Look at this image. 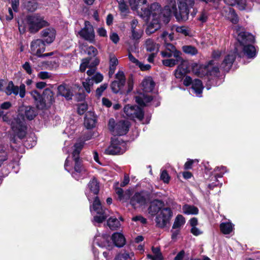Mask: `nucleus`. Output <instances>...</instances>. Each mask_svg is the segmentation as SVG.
<instances>
[{
    "instance_id": "nucleus-1",
    "label": "nucleus",
    "mask_w": 260,
    "mask_h": 260,
    "mask_svg": "<svg viewBox=\"0 0 260 260\" xmlns=\"http://www.w3.org/2000/svg\"><path fill=\"white\" fill-rule=\"evenodd\" d=\"M100 186L96 179L93 178L88 183V186L85 190V194L89 202L94 200L92 206H90V210L93 214L94 212L97 214L94 216L93 219V223H102L109 216V211L107 209L103 208L101 202L97 197L99 192Z\"/></svg>"
},
{
    "instance_id": "nucleus-2",
    "label": "nucleus",
    "mask_w": 260,
    "mask_h": 260,
    "mask_svg": "<svg viewBox=\"0 0 260 260\" xmlns=\"http://www.w3.org/2000/svg\"><path fill=\"white\" fill-rule=\"evenodd\" d=\"M167 6L165 7L162 11L160 6L157 3H153L148 8L142 7L141 8V12L140 13V15L145 21H148L150 20L151 17L152 18V21L146 30L147 34L150 35L154 33L160 28L159 19L162 14L166 17H169L172 14L174 15L173 12H171L169 15H167L169 12V10L166 9Z\"/></svg>"
},
{
    "instance_id": "nucleus-3",
    "label": "nucleus",
    "mask_w": 260,
    "mask_h": 260,
    "mask_svg": "<svg viewBox=\"0 0 260 260\" xmlns=\"http://www.w3.org/2000/svg\"><path fill=\"white\" fill-rule=\"evenodd\" d=\"M84 145L83 142L76 143L74 145V150L72 153L73 162L68 157L64 164L65 170L70 173L72 177L77 180L84 178L87 175L86 170L83 166L81 159L79 157L80 153Z\"/></svg>"
},
{
    "instance_id": "nucleus-4",
    "label": "nucleus",
    "mask_w": 260,
    "mask_h": 260,
    "mask_svg": "<svg viewBox=\"0 0 260 260\" xmlns=\"http://www.w3.org/2000/svg\"><path fill=\"white\" fill-rule=\"evenodd\" d=\"M99 63V61L96 58L88 57L83 59L80 64L81 72H84L86 68H89L87 71L88 77L82 82L83 86L87 93L90 92L94 83L98 84L103 80V75L96 71V66Z\"/></svg>"
},
{
    "instance_id": "nucleus-5",
    "label": "nucleus",
    "mask_w": 260,
    "mask_h": 260,
    "mask_svg": "<svg viewBox=\"0 0 260 260\" xmlns=\"http://www.w3.org/2000/svg\"><path fill=\"white\" fill-rule=\"evenodd\" d=\"M234 31L238 42L242 47L244 55L247 58H254L256 55V50L255 47L251 44L254 42V37L245 31L243 27L239 26L235 27Z\"/></svg>"
},
{
    "instance_id": "nucleus-6",
    "label": "nucleus",
    "mask_w": 260,
    "mask_h": 260,
    "mask_svg": "<svg viewBox=\"0 0 260 260\" xmlns=\"http://www.w3.org/2000/svg\"><path fill=\"white\" fill-rule=\"evenodd\" d=\"M164 205V202L159 200L153 201L148 208V212L151 215H155L159 210L160 213L155 218L156 225L159 228H164L169 222L173 212L170 208H164L161 209Z\"/></svg>"
},
{
    "instance_id": "nucleus-7",
    "label": "nucleus",
    "mask_w": 260,
    "mask_h": 260,
    "mask_svg": "<svg viewBox=\"0 0 260 260\" xmlns=\"http://www.w3.org/2000/svg\"><path fill=\"white\" fill-rule=\"evenodd\" d=\"M12 114L11 112L5 113L3 110H0V118H2L4 122L10 124L12 135L13 137L11 141L14 143H16V137L19 139H23L26 134V126L23 123L22 121L19 118V116L17 115L16 117L12 118Z\"/></svg>"
},
{
    "instance_id": "nucleus-8",
    "label": "nucleus",
    "mask_w": 260,
    "mask_h": 260,
    "mask_svg": "<svg viewBox=\"0 0 260 260\" xmlns=\"http://www.w3.org/2000/svg\"><path fill=\"white\" fill-rule=\"evenodd\" d=\"M214 61V60H210L206 65L193 63L192 65V72L200 77L206 76L209 80L213 78L217 77L219 74V70L218 68L214 66L215 64Z\"/></svg>"
},
{
    "instance_id": "nucleus-9",
    "label": "nucleus",
    "mask_w": 260,
    "mask_h": 260,
    "mask_svg": "<svg viewBox=\"0 0 260 260\" xmlns=\"http://www.w3.org/2000/svg\"><path fill=\"white\" fill-rule=\"evenodd\" d=\"M28 30L31 33H36L41 28L48 25V23L44 17L39 14L28 15L24 20Z\"/></svg>"
},
{
    "instance_id": "nucleus-10",
    "label": "nucleus",
    "mask_w": 260,
    "mask_h": 260,
    "mask_svg": "<svg viewBox=\"0 0 260 260\" xmlns=\"http://www.w3.org/2000/svg\"><path fill=\"white\" fill-rule=\"evenodd\" d=\"M130 124L127 120H120L115 122L113 118L109 119L108 126L110 132L114 135H125L129 130Z\"/></svg>"
},
{
    "instance_id": "nucleus-11",
    "label": "nucleus",
    "mask_w": 260,
    "mask_h": 260,
    "mask_svg": "<svg viewBox=\"0 0 260 260\" xmlns=\"http://www.w3.org/2000/svg\"><path fill=\"white\" fill-rule=\"evenodd\" d=\"M126 144L121 139H113L111 145L105 149V153L109 155L120 154L126 150Z\"/></svg>"
},
{
    "instance_id": "nucleus-12",
    "label": "nucleus",
    "mask_w": 260,
    "mask_h": 260,
    "mask_svg": "<svg viewBox=\"0 0 260 260\" xmlns=\"http://www.w3.org/2000/svg\"><path fill=\"white\" fill-rule=\"evenodd\" d=\"M124 112L130 119H137L140 121H142L143 119L144 112L142 108L137 106L127 105L124 108Z\"/></svg>"
},
{
    "instance_id": "nucleus-13",
    "label": "nucleus",
    "mask_w": 260,
    "mask_h": 260,
    "mask_svg": "<svg viewBox=\"0 0 260 260\" xmlns=\"http://www.w3.org/2000/svg\"><path fill=\"white\" fill-rule=\"evenodd\" d=\"M183 84L186 86L191 84V90L192 92L194 93L197 96L201 97L202 96L204 86L200 80L194 79L192 80L190 77L187 76L185 77L183 80Z\"/></svg>"
},
{
    "instance_id": "nucleus-14",
    "label": "nucleus",
    "mask_w": 260,
    "mask_h": 260,
    "mask_svg": "<svg viewBox=\"0 0 260 260\" xmlns=\"http://www.w3.org/2000/svg\"><path fill=\"white\" fill-rule=\"evenodd\" d=\"M5 91L8 95L12 94L15 95L19 94L20 98H23L26 93L25 85L24 84H21L20 86H18L15 85L13 82L11 81L8 82Z\"/></svg>"
},
{
    "instance_id": "nucleus-15",
    "label": "nucleus",
    "mask_w": 260,
    "mask_h": 260,
    "mask_svg": "<svg viewBox=\"0 0 260 260\" xmlns=\"http://www.w3.org/2000/svg\"><path fill=\"white\" fill-rule=\"evenodd\" d=\"M37 114V110L35 107L31 106H22L19 109V113L17 115L19 116V118L22 121L23 123L25 125L24 123L25 118L28 120L33 119Z\"/></svg>"
},
{
    "instance_id": "nucleus-16",
    "label": "nucleus",
    "mask_w": 260,
    "mask_h": 260,
    "mask_svg": "<svg viewBox=\"0 0 260 260\" xmlns=\"http://www.w3.org/2000/svg\"><path fill=\"white\" fill-rule=\"evenodd\" d=\"M116 80L111 84L112 90L114 93H118L123 87L125 83V78L122 71H119L115 75Z\"/></svg>"
},
{
    "instance_id": "nucleus-17",
    "label": "nucleus",
    "mask_w": 260,
    "mask_h": 260,
    "mask_svg": "<svg viewBox=\"0 0 260 260\" xmlns=\"http://www.w3.org/2000/svg\"><path fill=\"white\" fill-rule=\"evenodd\" d=\"M79 34L82 38L90 43L94 41V29L88 21L85 22V26L79 32Z\"/></svg>"
},
{
    "instance_id": "nucleus-18",
    "label": "nucleus",
    "mask_w": 260,
    "mask_h": 260,
    "mask_svg": "<svg viewBox=\"0 0 260 260\" xmlns=\"http://www.w3.org/2000/svg\"><path fill=\"white\" fill-rule=\"evenodd\" d=\"M147 203V198L143 192H136L130 199V204L135 209L145 205Z\"/></svg>"
},
{
    "instance_id": "nucleus-19",
    "label": "nucleus",
    "mask_w": 260,
    "mask_h": 260,
    "mask_svg": "<svg viewBox=\"0 0 260 260\" xmlns=\"http://www.w3.org/2000/svg\"><path fill=\"white\" fill-rule=\"evenodd\" d=\"M236 54L239 55L237 47H235L234 52H231L225 56L223 60L220 64V68L222 69L224 71L228 72L232 67L235 59Z\"/></svg>"
},
{
    "instance_id": "nucleus-20",
    "label": "nucleus",
    "mask_w": 260,
    "mask_h": 260,
    "mask_svg": "<svg viewBox=\"0 0 260 260\" xmlns=\"http://www.w3.org/2000/svg\"><path fill=\"white\" fill-rule=\"evenodd\" d=\"M138 22L134 19L131 22V35L130 39L135 42H138L143 34V29L138 26Z\"/></svg>"
},
{
    "instance_id": "nucleus-21",
    "label": "nucleus",
    "mask_w": 260,
    "mask_h": 260,
    "mask_svg": "<svg viewBox=\"0 0 260 260\" xmlns=\"http://www.w3.org/2000/svg\"><path fill=\"white\" fill-rule=\"evenodd\" d=\"M31 52L32 54L41 56V54L45 50V45L41 39H37L32 41L30 45Z\"/></svg>"
},
{
    "instance_id": "nucleus-22",
    "label": "nucleus",
    "mask_w": 260,
    "mask_h": 260,
    "mask_svg": "<svg viewBox=\"0 0 260 260\" xmlns=\"http://www.w3.org/2000/svg\"><path fill=\"white\" fill-rule=\"evenodd\" d=\"M221 14L233 24H236L238 22V18L237 14L235 13L234 10L229 5L223 8L221 11Z\"/></svg>"
},
{
    "instance_id": "nucleus-23",
    "label": "nucleus",
    "mask_w": 260,
    "mask_h": 260,
    "mask_svg": "<svg viewBox=\"0 0 260 260\" xmlns=\"http://www.w3.org/2000/svg\"><path fill=\"white\" fill-rule=\"evenodd\" d=\"M41 34L44 43L51 44L55 38L56 31L53 28L49 27L43 29Z\"/></svg>"
},
{
    "instance_id": "nucleus-24",
    "label": "nucleus",
    "mask_w": 260,
    "mask_h": 260,
    "mask_svg": "<svg viewBox=\"0 0 260 260\" xmlns=\"http://www.w3.org/2000/svg\"><path fill=\"white\" fill-rule=\"evenodd\" d=\"M188 71V62L183 59L182 61L180 62V64L175 70V76L176 78L181 80L185 76Z\"/></svg>"
},
{
    "instance_id": "nucleus-25",
    "label": "nucleus",
    "mask_w": 260,
    "mask_h": 260,
    "mask_svg": "<svg viewBox=\"0 0 260 260\" xmlns=\"http://www.w3.org/2000/svg\"><path fill=\"white\" fill-rule=\"evenodd\" d=\"M155 83L150 77L145 78L141 83V88L144 92H152Z\"/></svg>"
},
{
    "instance_id": "nucleus-26",
    "label": "nucleus",
    "mask_w": 260,
    "mask_h": 260,
    "mask_svg": "<svg viewBox=\"0 0 260 260\" xmlns=\"http://www.w3.org/2000/svg\"><path fill=\"white\" fill-rule=\"evenodd\" d=\"M96 118L93 113L87 112L84 118V125L87 129H91L95 126Z\"/></svg>"
},
{
    "instance_id": "nucleus-27",
    "label": "nucleus",
    "mask_w": 260,
    "mask_h": 260,
    "mask_svg": "<svg viewBox=\"0 0 260 260\" xmlns=\"http://www.w3.org/2000/svg\"><path fill=\"white\" fill-rule=\"evenodd\" d=\"M136 102L140 106L144 107L150 103L152 98L151 96L145 94L144 93H140L135 97Z\"/></svg>"
},
{
    "instance_id": "nucleus-28",
    "label": "nucleus",
    "mask_w": 260,
    "mask_h": 260,
    "mask_svg": "<svg viewBox=\"0 0 260 260\" xmlns=\"http://www.w3.org/2000/svg\"><path fill=\"white\" fill-rule=\"evenodd\" d=\"M111 239L115 245L118 247H123L125 243V239L124 236L120 233H114Z\"/></svg>"
},
{
    "instance_id": "nucleus-29",
    "label": "nucleus",
    "mask_w": 260,
    "mask_h": 260,
    "mask_svg": "<svg viewBox=\"0 0 260 260\" xmlns=\"http://www.w3.org/2000/svg\"><path fill=\"white\" fill-rule=\"evenodd\" d=\"M115 191L116 194L118 196V199L119 200L122 202H126L129 199L131 196V191L129 190H126L125 192L123 190L116 185L114 186Z\"/></svg>"
},
{
    "instance_id": "nucleus-30",
    "label": "nucleus",
    "mask_w": 260,
    "mask_h": 260,
    "mask_svg": "<svg viewBox=\"0 0 260 260\" xmlns=\"http://www.w3.org/2000/svg\"><path fill=\"white\" fill-rule=\"evenodd\" d=\"M58 93L64 96L67 100H70L73 96V93L70 88L66 85H60L58 87Z\"/></svg>"
},
{
    "instance_id": "nucleus-31",
    "label": "nucleus",
    "mask_w": 260,
    "mask_h": 260,
    "mask_svg": "<svg viewBox=\"0 0 260 260\" xmlns=\"http://www.w3.org/2000/svg\"><path fill=\"white\" fill-rule=\"evenodd\" d=\"M182 212L186 215H197L199 213V209L193 205L185 204L182 208Z\"/></svg>"
},
{
    "instance_id": "nucleus-32",
    "label": "nucleus",
    "mask_w": 260,
    "mask_h": 260,
    "mask_svg": "<svg viewBox=\"0 0 260 260\" xmlns=\"http://www.w3.org/2000/svg\"><path fill=\"white\" fill-rule=\"evenodd\" d=\"M174 57L175 58H168L162 60V63L163 65L166 67H173L183 60L181 55H179L178 57Z\"/></svg>"
},
{
    "instance_id": "nucleus-33",
    "label": "nucleus",
    "mask_w": 260,
    "mask_h": 260,
    "mask_svg": "<svg viewBox=\"0 0 260 260\" xmlns=\"http://www.w3.org/2000/svg\"><path fill=\"white\" fill-rule=\"evenodd\" d=\"M24 8L30 12H34L38 8V3L36 0H23Z\"/></svg>"
},
{
    "instance_id": "nucleus-34",
    "label": "nucleus",
    "mask_w": 260,
    "mask_h": 260,
    "mask_svg": "<svg viewBox=\"0 0 260 260\" xmlns=\"http://www.w3.org/2000/svg\"><path fill=\"white\" fill-rule=\"evenodd\" d=\"M118 63V60L115 55L111 54L110 55L109 60V75L110 77H111L115 72L116 68V66Z\"/></svg>"
},
{
    "instance_id": "nucleus-35",
    "label": "nucleus",
    "mask_w": 260,
    "mask_h": 260,
    "mask_svg": "<svg viewBox=\"0 0 260 260\" xmlns=\"http://www.w3.org/2000/svg\"><path fill=\"white\" fill-rule=\"evenodd\" d=\"M30 94L38 107H41L42 108L45 106V103L43 102L42 97L38 92L36 90H34L30 92Z\"/></svg>"
},
{
    "instance_id": "nucleus-36",
    "label": "nucleus",
    "mask_w": 260,
    "mask_h": 260,
    "mask_svg": "<svg viewBox=\"0 0 260 260\" xmlns=\"http://www.w3.org/2000/svg\"><path fill=\"white\" fill-rule=\"evenodd\" d=\"M145 47L148 52H153L158 50V45L151 39H148L145 41Z\"/></svg>"
},
{
    "instance_id": "nucleus-37",
    "label": "nucleus",
    "mask_w": 260,
    "mask_h": 260,
    "mask_svg": "<svg viewBox=\"0 0 260 260\" xmlns=\"http://www.w3.org/2000/svg\"><path fill=\"white\" fill-rule=\"evenodd\" d=\"M220 228L223 234H230L234 228V225L231 222H224L220 223Z\"/></svg>"
},
{
    "instance_id": "nucleus-38",
    "label": "nucleus",
    "mask_w": 260,
    "mask_h": 260,
    "mask_svg": "<svg viewBox=\"0 0 260 260\" xmlns=\"http://www.w3.org/2000/svg\"><path fill=\"white\" fill-rule=\"evenodd\" d=\"M185 223V218L180 214L178 215L175 218L173 225L172 226L173 229H180Z\"/></svg>"
},
{
    "instance_id": "nucleus-39",
    "label": "nucleus",
    "mask_w": 260,
    "mask_h": 260,
    "mask_svg": "<svg viewBox=\"0 0 260 260\" xmlns=\"http://www.w3.org/2000/svg\"><path fill=\"white\" fill-rule=\"evenodd\" d=\"M118 8L122 15L126 16L129 13V8L124 0H117Z\"/></svg>"
},
{
    "instance_id": "nucleus-40",
    "label": "nucleus",
    "mask_w": 260,
    "mask_h": 260,
    "mask_svg": "<svg viewBox=\"0 0 260 260\" xmlns=\"http://www.w3.org/2000/svg\"><path fill=\"white\" fill-rule=\"evenodd\" d=\"M107 224L109 228L112 230L119 229L121 224L120 221L116 218L110 217L107 221Z\"/></svg>"
},
{
    "instance_id": "nucleus-41",
    "label": "nucleus",
    "mask_w": 260,
    "mask_h": 260,
    "mask_svg": "<svg viewBox=\"0 0 260 260\" xmlns=\"http://www.w3.org/2000/svg\"><path fill=\"white\" fill-rule=\"evenodd\" d=\"M182 51L188 55L193 56L198 54L197 49L191 45H185L182 47Z\"/></svg>"
},
{
    "instance_id": "nucleus-42",
    "label": "nucleus",
    "mask_w": 260,
    "mask_h": 260,
    "mask_svg": "<svg viewBox=\"0 0 260 260\" xmlns=\"http://www.w3.org/2000/svg\"><path fill=\"white\" fill-rule=\"evenodd\" d=\"M226 171L225 167L220 166L216 167L214 170L215 179L217 180L218 178H221Z\"/></svg>"
},
{
    "instance_id": "nucleus-43",
    "label": "nucleus",
    "mask_w": 260,
    "mask_h": 260,
    "mask_svg": "<svg viewBox=\"0 0 260 260\" xmlns=\"http://www.w3.org/2000/svg\"><path fill=\"white\" fill-rule=\"evenodd\" d=\"M165 43L166 49L173 52L174 57H178L179 55H181V52L177 50L174 45L168 42H165Z\"/></svg>"
},
{
    "instance_id": "nucleus-44",
    "label": "nucleus",
    "mask_w": 260,
    "mask_h": 260,
    "mask_svg": "<svg viewBox=\"0 0 260 260\" xmlns=\"http://www.w3.org/2000/svg\"><path fill=\"white\" fill-rule=\"evenodd\" d=\"M105 236H95L93 240V244L99 246L100 247H104L106 246V243L105 242Z\"/></svg>"
},
{
    "instance_id": "nucleus-45",
    "label": "nucleus",
    "mask_w": 260,
    "mask_h": 260,
    "mask_svg": "<svg viewBox=\"0 0 260 260\" xmlns=\"http://www.w3.org/2000/svg\"><path fill=\"white\" fill-rule=\"evenodd\" d=\"M152 251L155 256L154 260H162L163 257L159 247H152Z\"/></svg>"
},
{
    "instance_id": "nucleus-46",
    "label": "nucleus",
    "mask_w": 260,
    "mask_h": 260,
    "mask_svg": "<svg viewBox=\"0 0 260 260\" xmlns=\"http://www.w3.org/2000/svg\"><path fill=\"white\" fill-rule=\"evenodd\" d=\"M176 30L177 32L180 33L185 36H189L190 34L189 29L184 26H177L176 28Z\"/></svg>"
},
{
    "instance_id": "nucleus-47",
    "label": "nucleus",
    "mask_w": 260,
    "mask_h": 260,
    "mask_svg": "<svg viewBox=\"0 0 260 260\" xmlns=\"http://www.w3.org/2000/svg\"><path fill=\"white\" fill-rule=\"evenodd\" d=\"M22 67L25 72L28 75L32 74L34 70L30 63L28 61H26L22 64Z\"/></svg>"
},
{
    "instance_id": "nucleus-48",
    "label": "nucleus",
    "mask_w": 260,
    "mask_h": 260,
    "mask_svg": "<svg viewBox=\"0 0 260 260\" xmlns=\"http://www.w3.org/2000/svg\"><path fill=\"white\" fill-rule=\"evenodd\" d=\"M108 87V84L104 83L101 85L99 87H98L95 90V95L98 98H100L102 96L103 92L107 89Z\"/></svg>"
},
{
    "instance_id": "nucleus-49",
    "label": "nucleus",
    "mask_w": 260,
    "mask_h": 260,
    "mask_svg": "<svg viewBox=\"0 0 260 260\" xmlns=\"http://www.w3.org/2000/svg\"><path fill=\"white\" fill-rule=\"evenodd\" d=\"M221 55V52L219 51H214L212 53V59L211 60H214V63L215 64L214 67H216L219 69L218 67V62L217 61L218 58L220 57Z\"/></svg>"
},
{
    "instance_id": "nucleus-50",
    "label": "nucleus",
    "mask_w": 260,
    "mask_h": 260,
    "mask_svg": "<svg viewBox=\"0 0 260 260\" xmlns=\"http://www.w3.org/2000/svg\"><path fill=\"white\" fill-rule=\"evenodd\" d=\"M160 38L164 40V42H169L173 39V35L168 34L166 31H164L160 36Z\"/></svg>"
},
{
    "instance_id": "nucleus-51",
    "label": "nucleus",
    "mask_w": 260,
    "mask_h": 260,
    "mask_svg": "<svg viewBox=\"0 0 260 260\" xmlns=\"http://www.w3.org/2000/svg\"><path fill=\"white\" fill-rule=\"evenodd\" d=\"M52 77V75L51 73L45 71L40 72L38 74V77L42 80L49 79Z\"/></svg>"
},
{
    "instance_id": "nucleus-52",
    "label": "nucleus",
    "mask_w": 260,
    "mask_h": 260,
    "mask_svg": "<svg viewBox=\"0 0 260 260\" xmlns=\"http://www.w3.org/2000/svg\"><path fill=\"white\" fill-rule=\"evenodd\" d=\"M86 53L88 55L94 57L98 54V50L93 46H90L86 48Z\"/></svg>"
},
{
    "instance_id": "nucleus-53",
    "label": "nucleus",
    "mask_w": 260,
    "mask_h": 260,
    "mask_svg": "<svg viewBox=\"0 0 260 260\" xmlns=\"http://www.w3.org/2000/svg\"><path fill=\"white\" fill-rule=\"evenodd\" d=\"M87 109V105L86 104L82 103L78 106L77 111L80 115L83 114Z\"/></svg>"
},
{
    "instance_id": "nucleus-54",
    "label": "nucleus",
    "mask_w": 260,
    "mask_h": 260,
    "mask_svg": "<svg viewBox=\"0 0 260 260\" xmlns=\"http://www.w3.org/2000/svg\"><path fill=\"white\" fill-rule=\"evenodd\" d=\"M160 178V179L162 180L164 183H168L170 181V177L169 176V174L165 170L162 171L161 172Z\"/></svg>"
},
{
    "instance_id": "nucleus-55",
    "label": "nucleus",
    "mask_w": 260,
    "mask_h": 260,
    "mask_svg": "<svg viewBox=\"0 0 260 260\" xmlns=\"http://www.w3.org/2000/svg\"><path fill=\"white\" fill-rule=\"evenodd\" d=\"M133 257H134L133 253H128L126 252H124L123 253L118 255V258H123L124 260H126L128 258H130V259H132Z\"/></svg>"
},
{
    "instance_id": "nucleus-56",
    "label": "nucleus",
    "mask_w": 260,
    "mask_h": 260,
    "mask_svg": "<svg viewBox=\"0 0 260 260\" xmlns=\"http://www.w3.org/2000/svg\"><path fill=\"white\" fill-rule=\"evenodd\" d=\"M172 236L171 238L173 240H176L178 235L180 234V229H172Z\"/></svg>"
},
{
    "instance_id": "nucleus-57",
    "label": "nucleus",
    "mask_w": 260,
    "mask_h": 260,
    "mask_svg": "<svg viewBox=\"0 0 260 260\" xmlns=\"http://www.w3.org/2000/svg\"><path fill=\"white\" fill-rule=\"evenodd\" d=\"M110 39L115 44H117L119 41V38L117 34L112 32L110 35Z\"/></svg>"
},
{
    "instance_id": "nucleus-58",
    "label": "nucleus",
    "mask_w": 260,
    "mask_h": 260,
    "mask_svg": "<svg viewBox=\"0 0 260 260\" xmlns=\"http://www.w3.org/2000/svg\"><path fill=\"white\" fill-rule=\"evenodd\" d=\"M190 232L194 236H198L203 234V232L197 226L191 228Z\"/></svg>"
},
{
    "instance_id": "nucleus-59",
    "label": "nucleus",
    "mask_w": 260,
    "mask_h": 260,
    "mask_svg": "<svg viewBox=\"0 0 260 260\" xmlns=\"http://www.w3.org/2000/svg\"><path fill=\"white\" fill-rule=\"evenodd\" d=\"M7 159V154L5 151H0V167L3 162Z\"/></svg>"
},
{
    "instance_id": "nucleus-60",
    "label": "nucleus",
    "mask_w": 260,
    "mask_h": 260,
    "mask_svg": "<svg viewBox=\"0 0 260 260\" xmlns=\"http://www.w3.org/2000/svg\"><path fill=\"white\" fill-rule=\"evenodd\" d=\"M208 16L207 13L205 11H203L201 14L198 19L203 23L205 22L207 20Z\"/></svg>"
},
{
    "instance_id": "nucleus-61",
    "label": "nucleus",
    "mask_w": 260,
    "mask_h": 260,
    "mask_svg": "<svg viewBox=\"0 0 260 260\" xmlns=\"http://www.w3.org/2000/svg\"><path fill=\"white\" fill-rule=\"evenodd\" d=\"M160 54L163 57L170 58L172 56H173V53L167 50V49L161 51Z\"/></svg>"
},
{
    "instance_id": "nucleus-62",
    "label": "nucleus",
    "mask_w": 260,
    "mask_h": 260,
    "mask_svg": "<svg viewBox=\"0 0 260 260\" xmlns=\"http://www.w3.org/2000/svg\"><path fill=\"white\" fill-rule=\"evenodd\" d=\"M137 66L140 68V69L142 71H147L149 70L151 68L150 65L148 64H144L141 62H139Z\"/></svg>"
},
{
    "instance_id": "nucleus-63",
    "label": "nucleus",
    "mask_w": 260,
    "mask_h": 260,
    "mask_svg": "<svg viewBox=\"0 0 260 260\" xmlns=\"http://www.w3.org/2000/svg\"><path fill=\"white\" fill-rule=\"evenodd\" d=\"M184 251L181 250L177 254L174 258V260H186L184 259Z\"/></svg>"
},
{
    "instance_id": "nucleus-64",
    "label": "nucleus",
    "mask_w": 260,
    "mask_h": 260,
    "mask_svg": "<svg viewBox=\"0 0 260 260\" xmlns=\"http://www.w3.org/2000/svg\"><path fill=\"white\" fill-rule=\"evenodd\" d=\"M12 106V104L10 102H5L1 105V109L2 110L9 109Z\"/></svg>"
}]
</instances>
